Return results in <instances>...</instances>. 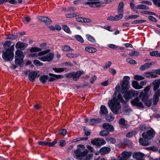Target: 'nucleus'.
<instances>
[{
    "label": "nucleus",
    "mask_w": 160,
    "mask_h": 160,
    "mask_svg": "<svg viewBox=\"0 0 160 160\" xmlns=\"http://www.w3.org/2000/svg\"><path fill=\"white\" fill-rule=\"evenodd\" d=\"M14 49V44H13L5 51H3L2 52L3 58L6 60H12L14 57L13 51Z\"/></svg>",
    "instance_id": "obj_1"
},
{
    "label": "nucleus",
    "mask_w": 160,
    "mask_h": 160,
    "mask_svg": "<svg viewBox=\"0 0 160 160\" xmlns=\"http://www.w3.org/2000/svg\"><path fill=\"white\" fill-rule=\"evenodd\" d=\"M108 104L112 112L114 114H117L118 113V111L121 108L119 102H118L115 98L108 102Z\"/></svg>",
    "instance_id": "obj_2"
},
{
    "label": "nucleus",
    "mask_w": 160,
    "mask_h": 160,
    "mask_svg": "<svg viewBox=\"0 0 160 160\" xmlns=\"http://www.w3.org/2000/svg\"><path fill=\"white\" fill-rule=\"evenodd\" d=\"M85 148V147L83 145L79 144L78 145L77 149L74 151V153L76 154V159H78L79 158L85 156L88 154V151L87 149L82 152V151Z\"/></svg>",
    "instance_id": "obj_3"
},
{
    "label": "nucleus",
    "mask_w": 160,
    "mask_h": 160,
    "mask_svg": "<svg viewBox=\"0 0 160 160\" xmlns=\"http://www.w3.org/2000/svg\"><path fill=\"white\" fill-rule=\"evenodd\" d=\"M129 79L130 78L128 76H125L123 78V80L120 82L122 90L126 91L129 89L130 87V83L129 82Z\"/></svg>",
    "instance_id": "obj_4"
},
{
    "label": "nucleus",
    "mask_w": 160,
    "mask_h": 160,
    "mask_svg": "<svg viewBox=\"0 0 160 160\" xmlns=\"http://www.w3.org/2000/svg\"><path fill=\"white\" fill-rule=\"evenodd\" d=\"M155 132L152 128L148 130L147 132H143L142 135L143 138L147 140H151L155 136Z\"/></svg>",
    "instance_id": "obj_5"
},
{
    "label": "nucleus",
    "mask_w": 160,
    "mask_h": 160,
    "mask_svg": "<svg viewBox=\"0 0 160 160\" xmlns=\"http://www.w3.org/2000/svg\"><path fill=\"white\" fill-rule=\"evenodd\" d=\"M139 97L141 98L142 101L144 103L146 106L148 107H150L151 106L152 103V100H149L147 96L143 92H142L140 93L139 95Z\"/></svg>",
    "instance_id": "obj_6"
},
{
    "label": "nucleus",
    "mask_w": 160,
    "mask_h": 160,
    "mask_svg": "<svg viewBox=\"0 0 160 160\" xmlns=\"http://www.w3.org/2000/svg\"><path fill=\"white\" fill-rule=\"evenodd\" d=\"M54 56V55L53 54L50 53L47 55L39 58V59L43 62L48 61L49 62L53 60Z\"/></svg>",
    "instance_id": "obj_7"
},
{
    "label": "nucleus",
    "mask_w": 160,
    "mask_h": 160,
    "mask_svg": "<svg viewBox=\"0 0 160 160\" xmlns=\"http://www.w3.org/2000/svg\"><path fill=\"white\" fill-rule=\"evenodd\" d=\"M131 102L132 105L139 108H144L142 103L140 101L139 98L138 97L131 100Z\"/></svg>",
    "instance_id": "obj_8"
},
{
    "label": "nucleus",
    "mask_w": 160,
    "mask_h": 160,
    "mask_svg": "<svg viewBox=\"0 0 160 160\" xmlns=\"http://www.w3.org/2000/svg\"><path fill=\"white\" fill-rule=\"evenodd\" d=\"M132 152L130 151H124L121 154V157L120 160H128L131 156Z\"/></svg>",
    "instance_id": "obj_9"
},
{
    "label": "nucleus",
    "mask_w": 160,
    "mask_h": 160,
    "mask_svg": "<svg viewBox=\"0 0 160 160\" xmlns=\"http://www.w3.org/2000/svg\"><path fill=\"white\" fill-rule=\"evenodd\" d=\"M49 75L52 77H50L48 79V81L49 82H52L56 80V79H60L64 78L63 76L62 75H57L52 73H49Z\"/></svg>",
    "instance_id": "obj_10"
},
{
    "label": "nucleus",
    "mask_w": 160,
    "mask_h": 160,
    "mask_svg": "<svg viewBox=\"0 0 160 160\" xmlns=\"http://www.w3.org/2000/svg\"><path fill=\"white\" fill-rule=\"evenodd\" d=\"M28 45L26 43L18 42L16 43L15 47L17 49H20L23 50L27 47Z\"/></svg>",
    "instance_id": "obj_11"
},
{
    "label": "nucleus",
    "mask_w": 160,
    "mask_h": 160,
    "mask_svg": "<svg viewBox=\"0 0 160 160\" xmlns=\"http://www.w3.org/2000/svg\"><path fill=\"white\" fill-rule=\"evenodd\" d=\"M144 156V154L140 152H134L132 155L133 158L137 160L142 159Z\"/></svg>",
    "instance_id": "obj_12"
},
{
    "label": "nucleus",
    "mask_w": 160,
    "mask_h": 160,
    "mask_svg": "<svg viewBox=\"0 0 160 160\" xmlns=\"http://www.w3.org/2000/svg\"><path fill=\"white\" fill-rule=\"evenodd\" d=\"M15 58L23 59L25 54L20 50H17L15 52Z\"/></svg>",
    "instance_id": "obj_13"
},
{
    "label": "nucleus",
    "mask_w": 160,
    "mask_h": 160,
    "mask_svg": "<svg viewBox=\"0 0 160 160\" xmlns=\"http://www.w3.org/2000/svg\"><path fill=\"white\" fill-rule=\"evenodd\" d=\"M38 73L36 72H32L28 75V79L31 82L34 81L36 78L37 77Z\"/></svg>",
    "instance_id": "obj_14"
},
{
    "label": "nucleus",
    "mask_w": 160,
    "mask_h": 160,
    "mask_svg": "<svg viewBox=\"0 0 160 160\" xmlns=\"http://www.w3.org/2000/svg\"><path fill=\"white\" fill-rule=\"evenodd\" d=\"M152 84L153 87V90L156 91L159 88L160 85V79L154 81L152 82Z\"/></svg>",
    "instance_id": "obj_15"
},
{
    "label": "nucleus",
    "mask_w": 160,
    "mask_h": 160,
    "mask_svg": "<svg viewBox=\"0 0 160 160\" xmlns=\"http://www.w3.org/2000/svg\"><path fill=\"white\" fill-rule=\"evenodd\" d=\"M160 95V91L158 90L155 92L153 97V102L154 105H156L158 102V98Z\"/></svg>",
    "instance_id": "obj_16"
},
{
    "label": "nucleus",
    "mask_w": 160,
    "mask_h": 160,
    "mask_svg": "<svg viewBox=\"0 0 160 160\" xmlns=\"http://www.w3.org/2000/svg\"><path fill=\"white\" fill-rule=\"evenodd\" d=\"M102 127L103 128L106 129L109 132H113L114 128L110 124L108 123H105L102 125Z\"/></svg>",
    "instance_id": "obj_17"
},
{
    "label": "nucleus",
    "mask_w": 160,
    "mask_h": 160,
    "mask_svg": "<svg viewBox=\"0 0 160 160\" xmlns=\"http://www.w3.org/2000/svg\"><path fill=\"white\" fill-rule=\"evenodd\" d=\"M154 63L153 62L150 63H147L142 65L140 68V69L141 71H143L146 69L148 68L153 65Z\"/></svg>",
    "instance_id": "obj_18"
},
{
    "label": "nucleus",
    "mask_w": 160,
    "mask_h": 160,
    "mask_svg": "<svg viewBox=\"0 0 160 160\" xmlns=\"http://www.w3.org/2000/svg\"><path fill=\"white\" fill-rule=\"evenodd\" d=\"M82 74V72L80 71H78L76 72H73L72 78L73 80L74 81L78 80Z\"/></svg>",
    "instance_id": "obj_19"
},
{
    "label": "nucleus",
    "mask_w": 160,
    "mask_h": 160,
    "mask_svg": "<svg viewBox=\"0 0 160 160\" xmlns=\"http://www.w3.org/2000/svg\"><path fill=\"white\" fill-rule=\"evenodd\" d=\"M111 151V149L108 147H104L100 150V152L102 155H104L108 153Z\"/></svg>",
    "instance_id": "obj_20"
},
{
    "label": "nucleus",
    "mask_w": 160,
    "mask_h": 160,
    "mask_svg": "<svg viewBox=\"0 0 160 160\" xmlns=\"http://www.w3.org/2000/svg\"><path fill=\"white\" fill-rule=\"evenodd\" d=\"M50 50H49V49L47 50H45V51H41V52H38V54L36 53L32 54H31V56L32 57H37L38 55L39 56H42L44 55L47 54V53H48V52H50Z\"/></svg>",
    "instance_id": "obj_21"
},
{
    "label": "nucleus",
    "mask_w": 160,
    "mask_h": 160,
    "mask_svg": "<svg viewBox=\"0 0 160 160\" xmlns=\"http://www.w3.org/2000/svg\"><path fill=\"white\" fill-rule=\"evenodd\" d=\"M144 76L147 78H155L158 77V75L155 73H153L152 72H147L143 74Z\"/></svg>",
    "instance_id": "obj_22"
},
{
    "label": "nucleus",
    "mask_w": 160,
    "mask_h": 160,
    "mask_svg": "<svg viewBox=\"0 0 160 160\" xmlns=\"http://www.w3.org/2000/svg\"><path fill=\"white\" fill-rule=\"evenodd\" d=\"M39 19L46 24H49L52 22L51 20L47 17H41Z\"/></svg>",
    "instance_id": "obj_23"
},
{
    "label": "nucleus",
    "mask_w": 160,
    "mask_h": 160,
    "mask_svg": "<svg viewBox=\"0 0 160 160\" xmlns=\"http://www.w3.org/2000/svg\"><path fill=\"white\" fill-rule=\"evenodd\" d=\"M102 122L101 118H93L91 119L89 122L91 125H95Z\"/></svg>",
    "instance_id": "obj_24"
},
{
    "label": "nucleus",
    "mask_w": 160,
    "mask_h": 160,
    "mask_svg": "<svg viewBox=\"0 0 160 160\" xmlns=\"http://www.w3.org/2000/svg\"><path fill=\"white\" fill-rule=\"evenodd\" d=\"M128 92L131 98V97H134L137 96L139 94V91H135L133 89L130 90L128 91Z\"/></svg>",
    "instance_id": "obj_25"
},
{
    "label": "nucleus",
    "mask_w": 160,
    "mask_h": 160,
    "mask_svg": "<svg viewBox=\"0 0 160 160\" xmlns=\"http://www.w3.org/2000/svg\"><path fill=\"white\" fill-rule=\"evenodd\" d=\"M108 112V110L106 107L104 105H102L100 108V113L101 114H105Z\"/></svg>",
    "instance_id": "obj_26"
},
{
    "label": "nucleus",
    "mask_w": 160,
    "mask_h": 160,
    "mask_svg": "<svg viewBox=\"0 0 160 160\" xmlns=\"http://www.w3.org/2000/svg\"><path fill=\"white\" fill-rule=\"evenodd\" d=\"M80 16V13L78 12L72 13L65 15V16L67 18H73Z\"/></svg>",
    "instance_id": "obj_27"
},
{
    "label": "nucleus",
    "mask_w": 160,
    "mask_h": 160,
    "mask_svg": "<svg viewBox=\"0 0 160 160\" xmlns=\"http://www.w3.org/2000/svg\"><path fill=\"white\" fill-rule=\"evenodd\" d=\"M132 84L133 87L136 89H140L142 88V87L140 86L138 83L135 81H133Z\"/></svg>",
    "instance_id": "obj_28"
},
{
    "label": "nucleus",
    "mask_w": 160,
    "mask_h": 160,
    "mask_svg": "<svg viewBox=\"0 0 160 160\" xmlns=\"http://www.w3.org/2000/svg\"><path fill=\"white\" fill-rule=\"evenodd\" d=\"M124 7L123 2H121L119 4L118 7V13H123Z\"/></svg>",
    "instance_id": "obj_29"
},
{
    "label": "nucleus",
    "mask_w": 160,
    "mask_h": 160,
    "mask_svg": "<svg viewBox=\"0 0 160 160\" xmlns=\"http://www.w3.org/2000/svg\"><path fill=\"white\" fill-rule=\"evenodd\" d=\"M139 142L141 145L143 146H147L149 145V143L148 141L145 140L142 138H139Z\"/></svg>",
    "instance_id": "obj_30"
},
{
    "label": "nucleus",
    "mask_w": 160,
    "mask_h": 160,
    "mask_svg": "<svg viewBox=\"0 0 160 160\" xmlns=\"http://www.w3.org/2000/svg\"><path fill=\"white\" fill-rule=\"evenodd\" d=\"M85 50L89 53H94L97 51V49L96 48L92 47H86L85 48Z\"/></svg>",
    "instance_id": "obj_31"
},
{
    "label": "nucleus",
    "mask_w": 160,
    "mask_h": 160,
    "mask_svg": "<svg viewBox=\"0 0 160 160\" xmlns=\"http://www.w3.org/2000/svg\"><path fill=\"white\" fill-rule=\"evenodd\" d=\"M48 77L47 75H42L40 77L39 79L43 83H45L48 79Z\"/></svg>",
    "instance_id": "obj_32"
},
{
    "label": "nucleus",
    "mask_w": 160,
    "mask_h": 160,
    "mask_svg": "<svg viewBox=\"0 0 160 160\" xmlns=\"http://www.w3.org/2000/svg\"><path fill=\"white\" fill-rule=\"evenodd\" d=\"M109 134V131L106 130H103L99 132L100 135L102 137H105L108 136Z\"/></svg>",
    "instance_id": "obj_33"
},
{
    "label": "nucleus",
    "mask_w": 160,
    "mask_h": 160,
    "mask_svg": "<svg viewBox=\"0 0 160 160\" xmlns=\"http://www.w3.org/2000/svg\"><path fill=\"white\" fill-rule=\"evenodd\" d=\"M62 49L63 51L67 52L72 51H73V49H71L70 46L68 45L62 46Z\"/></svg>",
    "instance_id": "obj_34"
},
{
    "label": "nucleus",
    "mask_w": 160,
    "mask_h": 160,
    "mask_svg": "<svg viewBox=\"0 0 160 160\" xmlns=\"http://www.w3.org/2000/svg\"><path fill=\"white\" fill-rule=\"evenodd\" d=\"M52 69L57 73H60L61 72L66 69L65 68H52Z\"/></svg>",
    "instance_id": "obj_35"
},
{
    "label": "nucleus",
    "mask_w": 160,
    "mask_h": 160,
    "mask_svg": "<svg viewBox=\"0 0 160 160\" xmlns=\"http://www.w3.org/2000/svg\"><path fill=\"white\" fill-rule=\"evenodd\" d=\"M137 9H149L148 7L144 5H139L137 6L136 7Z\"/></svg>",
    "instance_id": "obj_36"
},
{
    "label": "nucleus",
    "mask_w": 160,
    "mask_h": 160,
    "mask_svg": "<svg viewBox=\"0 0 160 160\" xmlns=\"http://www.w3.org/2000/svg\"><path fill=\"white\" fill-rule=\"evenodd\" d=\"M66 56L69 58H77L78 56V55L77 54H74L71 52H68L66 54Z\"/></svg>",
    "instance_id": "obj_37"
},
{
    "label": "nucleus",
    "mask_w": 160,
    "mask_h": 160,
    "mask_svg": "<svg viewBox=\"0 0 160 160\" xmlns=\"http://www.w3.org/2000/svg\"><path fill=\"white\" fill-rule=\"evenodd\" d=\"M118 102H121L122 103H124L125 101L123 99L122 96L120 93H119L117 96V98H115Z\"/></svg>",
    "instance_id": "obj_38"
},
{
    "label": "nucleus",
    "mask_w": 160,
    "mask_h": 160,
    "mask_svg": "<svg viewBox=\"0 0 160 160\" xmlns=\"http://www.w3.org/2000/svg\"><path fill=\"white\" fill-rule=\"evenodd\" d=\"M15 58V64L17 65H18L19 66L21 65V64L23 62V59L19 58Z\"/></svg>",
    "instance_id": "obj_39"
},
{
    "label": "nucleus",
    "mask_w": 160,
    "mask_h": 160,
    "mask_svg": "<svg viewBox=\"0 0 160 160\" xmlns=\"http://www.w3.org/2000/svg\"><path fill=\"white\" fill-rule=\"evenodd\" d=\"M114 118V116L111 114L108 115L106 116V119L108 122L112 121Z\"/></svg>",
    "instance_id": "obj_40"
},
{
    "label": "nucleus",
    "mask_w": 160,
    "mask_h": 160,
    "mask_svg": "<svg viewBox=\"0 0 160 160\" xmlns=\"http://www.w3.org/2000/svg\"><path fill=\"white\" fill-rule=\"evenodd\" d=\"M86 36L87 39L88 41H90V42H93V43L95 42V39L92 36L88 34V35H86Z\"/></svg>",
    "instance_id": "obj_41"
},
{
    "label": "nucleus",
    "mask_w": 160,
    "mask_h": 160,
    "mask_svg": "<svg viewBox=\"0 0 160 160\" xmlns=\"http://www.w3.org/2000/svg\"><path fill=\"white\" fill-rule=\"evenodd\" d=\"M62 28L67 33H71L70 28L67 25H63L62 26Z\"/></svg>",
    "instance_id": "obj_42"
},
{
    "label": "nucleus",
    "mask_w": 160,
    "mask_h": 160,
    "mask_svg": "<svg viewBox=\"0 0 160 160\" xmlns=\"http://www.w3.org/2000/svg\"><path fill=\"white\" fill-rule=\"evenodd\" d=\"M42 49L41 48L36 47L32 48L30 50L31 52H39Z\"/></svg>",
    "instance_id": "obj_43"
},
{
    "label": "nucleus",
    "mask_w": 160,
    "mask_h": 160,
    "mask_svg": "<svg viewBox=\"0 0 160 160\" xmlns=\"http://www.w3.org/2000/svg\"><path fill=\"white\" fill-rule=\"evenodd\" d=\"M134 79L140 81L144 79V77L139 75H135L134 77Z\"/></svg>",
    "instance_id": "obj_44"
},
{
    "label": "nucleus",
    "mask_w": 160,
    "mask_h": 160,
    "mask_svg": "<svg viewBox=\"0 0 160 160\" xmlns=\"http://www.w3.org/2000/svg\"><path fill=\"white\" fill-rule=\"evenodd\" d=\"M123 97L127 101H128L131 98L128 92H126L124 94Z\"/></svg>",
    "instance_id": "obj_45"
},
{
    "label": "nucleus",
    "mask_w": 160,
    "mask_h": 160,
    "mask_svg": "<svg viewBox=\"0 0 160 160\" xmlns=\"http://www.w3.org/2000/svg\"><path fill=\"white\" fill-rule=\"evenodd\" d=\"M150 56H155L157 57H159V56H158L159 55V53L157 51H155L150 53Z\"/></svg>",
    "instance_id": "obj_46"
},
{
    "label": "nucleus",
    "mask_w": 160,
    "mask_h": 160,
    "mask_svg": "<svg viewBox=\"0 0 160 160\" xmlns=\"http://www.w3.org/2000/svg\"><path fill=\"white\" fill-rule=\"evenodd\" d=\"M119 14L116 15L114 17L115 18V21L118 20L121 18L123 17V13H118Z\"/></svg>",
    "instance_id": "obj_47"
},
{
    "label": "nucleus",
    "mask_w": 160,
    "mask_h": 160,
    "mask_svg": "<svg viewBox=\"0 0 160 160\" xmlns=\"http://www.w3.org/2000/svg\"><path fill=\"white\" fill-rule=\"evenodd\" d=\"M145 22H146V20L142 19L136 20L132 22V23L133 24H139L144 23Z\"/></svg>",
    "instance_id": "obj_48"
},
{
    "label": "nucleus",
    "mask_w": 160,
    "mask_h": 160,
    "mask_svg": "<svg viewBox=\"0 0 160 160\" xmlns=\"http://www.w3.org/2000/svg\"><path fill=\"white\" fill-rule=\"evenodd\" d=\"M11 43L9 41H7L6 42L4 45H3V47L4 48L6 49V50L9 47H10V46L11 45Z\"/></svg>",
    "instance_id": "obj_49"
},
{
    "label": "nucleus",
    "mask_w": 160,
    "mask_h": 160,
    "mask_svg": "<svg viewBox=\"0 0 160 160\" xmlns=\"http://www.w3.org/2000/svg\"><path fill=\"white\" fill-rule=\"evenodd\" d=\"M75 38L78 41L81 43H83L84 42V40L82 37L79 35H76L75 36Z\"/></svg>",
    "instance_id": "obj_50"
},
{
    "label": "nucleus",
    "mask_w": 160,
    "mask_h": 160,
    "mask_svg": "<svg viewBox=\"0 0 160 160\" xmlns=\"http://www.w3.org/2000/svg\"><path fill=\"white\" fill-rule=\"evenodd\" d=\"M33 63L35 65L38 66H42L43 65V64L42 62H40L38 60H35L33 61Z\"/></svg>",
    "instance_id": "obj_51"
},
{
    "label": "nucleus",
    "mask_w": 160,
    "mask_h": 160,
    "mask_svg": "<svg viewBox=\"0 0 160 160\" xmlns=\"http://www.w3.org/2000/svg\"><path fill=\"white\" fill-rule=\"evenodd\" d=\"M18 37V35H14L9 34L7 36L6 38L7 39H14L17 38Z\"/></svg>",
    "instance_id": "obj_52"
},
{
    "label": "nucleus",
    "mask_w": 160,
    "mask_h": 160,
    "mask_svg": "<svg viewBox=\"0 0 160 160\" xmlns=\"http://www.w3.org/2000/svg\"><path fill=\"white\" fill-rule=\"evenodd\" d=\"M129 55L132 57L133 56H137L139 55L138 52L135 51H133L130 52L129 53Z\"/></svg>",
    "instance_id": "obj_53"
},
{
    "label": "nucleus",
    "mask_w": 160,
    "mask_h": 160,
    "mask_svg": "<svg viewBox=\"0 0 160 160\" xmlns=\"http://www.w3.org/2000/svg\"><path fill=\"white\" fill-rule=\"evenodd\" d=\"M139 17V15H131L130 16H128L127 18V19L128 20L132 19H136L138 18Z\"/></svg>",
    "instance_id": "obj_54"
},
{
    "label": "nucleus",
    "mask_w": 160,
    "mask_h": 160,
    "mask_svg": "<svg viewBox=\"0 0 160 160\" xmlns=\"http://www.w3.org/2000/svg\"><path fill=\"white\" fill-rule=\"evenodd\" d=\"M98 146L103 145L106 143V141L103 139L98 138Z\"/></svg>",
    "instance_id": "obj_55"
},
{
    "label": "nucleus",
    "mask_w": 160,
    "mask_h": 160,
    "mask_svg": "<svg viewBox=\"0 0 160 160\" xmlns=\"http://www.w3.org/2000/svg\"><path fill=\"white\" fill-rule=\"evenodd\" d=\"M127 62L130 64H135L136 62L131 58H128L126 59Z\"/></svg>",
    "instance_id": "obj_56"
},
{
    "label": "nucleus",
    "mask_w": 160,
    "mask_h": 160,
    "mask_svg": "<svg viewBox=\"0 0 160 160\" xmlns=\"http://www.w3.org/2000/svg\"><path fill=\"white\" fill-rule=\"evenodd\" d=\"M136 132L134 131H132L128 133L126 135V136L128 138H130L132 137L133 136L135 135L136 134Z\"/></svg>",
    "instance_id": "obj_57"
},
{
    "label": "nucleus",
    "mask_w": 160,
    "mask_h": 160,
    "mask_svg": "<svg viewBox=\"0 0 160 160\" xmlns=\"http://www.w3.org/2000/svg\"><path fill=\"white\" fill-rule=\"evenodd\" d=\"M106 140L108 142H110L112 143H114L116 142L115 139L113 138H107Z\"/></svg>",
    "instance_id": "obj_58"
},
{
    "label": "nucleus",
    "mask_w": 160,
    "mask_h": 160,
    "mask_svg": "<svg viewBox=\"0 0 160 160\" xmlns=\"http://www.w3.org/2000/svg\"><path fill=\"white\" fill-rule=\"evenodd\" d=\"M57 143V141L54 140L52 142H47V146L49 147H53Z\"/></svg>",
    "instance_id": "obj_59"
},
{
    "label": "nucleus",
    "mask_w": 160,
    "mask_h": 160,
    "mask_svg": "<svg viewBox=\"0 0 160 160\" xmlns=\"http://www.w3.org/2000/svg\"><path fill=\"white\" fill-rule=\"evenodd\" d=\"M98 138L94 139L91 141L92 144L97 146H98Z\"/></svg>",
    "instance_id": "obj_60"
},
{
    "label": "nucleus",
    "mask_w": 160,
    "mask_h": 160,
    "mask_svg": "<svg viewBox=\"0 0 160 160\" xmlns=\"http://www.w3.org/2000/svg\"><path fill=\"white\" fill-rule=\"evenodd\" d=\"M59 133L63 136H65L67 133V130L65 129H63L59 131Z\"/></svg>",
    "instance_id": "obj_61"
},
{
    "label": "nucleus",
    "mask_w": 160,
    "mask_h": 160,
    "mask_svg": "<svg viewBox=\"0 0 160 160\" xmlns=\"http://www.w3.org/2000/svg\"><path fill=\"white\" fill-rule=\"evenodd\" d=\"M38 144L40 145L45 146L47 145V142L46 141H39L38 142Z\"/></svg>",
    "instance_id": "obj_62"
},
{
    "label": "nucleus",
    "mask_w": 160,
    "mask_h": 160,
    "mask_svg": "<svg viewBox=\"0 0 160 160\" xmlns=\"http://www.w3.org/2000/svg\"><path fill=\"white\" fill-rule=\"evenodd\" d=\"M150 88V86H147L146 88L144 89L145 93L144 94H146V95L148 94V92L149 91Z\"/></svg>",
    "instance_id": "obj_63"
},
{
    "label": "nucleus",
    "mask_w": 160,
    "mask_h": 160,
    "mask_svg": "<svg viewBox=\"0 0 160 160\" xmlns=\"http://www.w3.org/2000/svg\"><path fill=\"white\" fill-rule=\"evenodd\" d=\"M153 1L155 5H157L158 6L160 7V0H153Z\"/></svg>",
    "instance_id": "obj_64"
}]
</instances>
